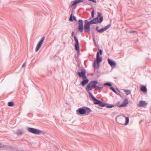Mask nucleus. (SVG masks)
I'll list each match as a JSON object with an SVG mask.
<instances>
[{
    "instance_id": "nucleus-30",
    "label": "nucleus",
    "mask_w": 151,
    "mask_h": 151,
    "mask_svg": "<svg viewBox=\"0 0 151 151\" xmlns=\"http://www.w3.org/2000/svg\"><path fill=\"white\" fill-rule=\"evenodd\" d=\"M94 87L96 89V90H98L100 89V87L97 86H96V85H95V86H94Z\"/></svg>"
},
{
    "instance_id": "nucleus-16",
    "label": "nucleus",
    "mask_w": 151,
    "mask_h": 151,
    "mask_svg": "<svg viewBox=\"0 0 151 151\" xmlns=\"http://www.w3.org/2000/svg\"><path fill=\"white\" fill-rule=\"evenodd\" d=\"M97 18H95L93 19L92 20H91L89 22H88L89 24H96L97 23V22H98L97 21Z\"/></svg>"
},
{
    "instance_id": "nucleus-7",
    "label": "nucleus",
    "mask_w": 151,
    "mask_h": 151,
    "mask_svg": "<svg viewBox=\"0 0 151 151\" xmlns=\"http://www.w3.org/2000/svg\"><path fill=\"white\" fill-rule=\"evenodd\" d=\"M85 23L84 25V29L85 31L89 33L90 31V24L87 22V20H85Z\"/></svg>"
},
{
    "instance_id": "nucleus-34",
    "label": "nucleus",
    "mask_w": 151,
    "mask_h": 151,
    "mask_svg": "<svg viewBox=\"0 0 151 151\" xmlns=\"http://www.w3.org/2000/svg\"><path fill=\"white\" fill-rule=\"evenodd\" d=\"M99 53L100 55H102V51L101 50H99Z\"/></svg>"
},
{
    "instance_id": "nucleus-8",
    "label": "nucleus",
    "mask_w": 151,
    "mask_h": 151,
    "mask_svg": "<svg viewBox=\"0 0 151 151\" xmlns=\"http://www.w3.org/2000/svg\"><path fill=\"white\" fill-rule=\"evenodd\" d=\"M108 62L112 68L115 67L116 63L114 61L109 59H108Z\"/></svg>"
},
{
    "instance_id": "nucleus-28",
    "label": "nucleus",
    "mask_w": 151,
    "mask_h": 151,
    "mask_svg": "<svg viewBox=\"0 0 151 151\" xmlns=\"http://www.w3.org/2000/svg\"><path fill=\"white\" fill-rule=\"evenodd\" d=\"M105 85H107L108 86H110L111 85V83H105Z\"/></svg>"
},
{
    "instance_id": "nucleus-29",
    "label": "nucleus",
    "mask_w": 151,
    "mask_h": 151,
    "mask_svg": "<svg viewBox=\"0 0 151 151\" xmlns=\"http://www.w3.org/2000/svg\"><path fill=\"white\" fill-rule=\"evenodd\" d=\"M110 89H111L113 91L116 93V91L113 87H110Z\"/></svg>"
},
{
    "instance_id": "nucleus-12",
    "label": "nucleus",
    "mask_w": 151,
    "mask_h": 151,
    "mask_svg": "<svg viewBox=\"0 0 151 151\" xmlns=\"http://www.w3.org/2000/svg\"><path fill=\"white\" fill-rule=\"evenodd\" d=\"M74 38L76 41V44H75V46L76 49V50H79V46L78 44V39H77L75 35L74 36Z\"/></svg>"
},
{
    "instance_id": "nucleus-1",
    "label": "nucleus",
    "mask_w": 151,
    "mask_h": 151,
    "mask_svg": "<svg viewBox=\"0 0 151 151\" xmlns=\"http://www.w3.org/2000/svg\"><path fill=\"white\" fill-rule=\"evenodd\" d=\"M91 110L89 108L83 107L78 108L76 111L78 115H87L91 112Z\"/></svg>"
},
{
    "instance_id": "nucleus-35",
    "label": "nucleus",
    "mask_w": 151,
    "mask_h": 151,
    "mask_svg": "<svg viewBox=\"0 0 151 151\" xmlns=\"http://www.w3.org/2000/svg\"><path fill=\"white\" fill-rule=\"evenodd\" d=\"M25 63H24V64H23V65H22V67H24V66H25Z\"/></svg>"
},
{
    "instance_id": "nucleus-5",
    "label": "nucleus",
    "mask_w": 151,
    "mask_h": 151,
    "mask_svg": "<svg viewBox=\"0 0 151 151\" xmlns=\"http://www.w3.org/2000/svg\"><path fill=\"white\" fill-rule=\"evenodd\" d=\"M45 37H42V38L41 39V40L37 44L36 48V52H37L40 48L41 45L43 43V42L45 40Z\"/></svg>"
},
{
    "instance_id": "nucleus-10",
    "label": "nucleus",
    "mask_w": 151,
    "mask_h": 151,
    "mask_svg": "<svg viewBox=\"0 0 151 151\" xmlns=\"http://www.w3.org/2000/svg\"><path fill=\"white\" fill-rule=\"evenodd\" d=\"M147 104V103L146 101L141 100L139 101V104H137V106L139 107H143L146 106Z\"/></svg>"
},
{
    "instance_id": "nucleus-23",
    "label": "nucleus",
    "mask_w": 151,
    "mask_h": 151,
    "mask_svg": "<svg viewBox=\"0 0 151 151\" xmlns=\"http://www.w3.org/2000/svg\"><path fill=\"white\" fill-rule=\"evenodd\" d=\"M123 91L125 93V94L128 95L130 94L131 93V91L129 90L123 89Z\"/></svg>"
},
{
    "instance_id": "nucleus-3",
    "label": "nucleus",
    "mask_w": 151,
    "mask_h": 151,
    "mask_svg": "<svg viewBox=\"0 0 151 151\" xmlns=\"http://www.w3.org/2000/svg\"><path fill=\"white\" fill-rule=\"evenodd\" d=\"M102 61V58L101 57H99V53L98 52L97 53L96 59V61H95L94 62L93 64V66L95 68H96V63L98 64V65L99 63L101 62Z\"/></svg>"
},
{
    "instance_id": "nucleus-14",
    "label": "nucleus",
    "mask_w": 151,
    "mask_h": 151,
    "mask_svg": "<svg viewBox=\"0 0 151 151\" xmlns=\"http://www.w3.org/2000/svg\"><path fill=\"white\" fill-rule=\"evenodd\" d=\"M122 116H118L116 118V121L118 123L122 124Z\"/></svg>"
},
{
    "instance_id": "nucleus-13",
    "label": "nucleus",
    "mask_w": 151,
    "mask_h": 151,
    "mask_svg": "<svg viewBox=\"0 0 151 151\" xmlns=\"http://www.w3.org/2000/svg\"><path fill=\"white\" fill-rule=\"evenodd\" d=\"M110 27V25H109L108 26L104 28H102L100 29H98V27H96V30L98 31V32H99L101 33V32H102L106 30H107L109 28V27Z\"/></svg>"
},
{
    "instance_id": "nucleus-33",
    "label": "nucleus",
    "mask_w": 151,
    "mask_h": 151,
    "mask_svg": "<svg viewBox=\"0 0 151 151\" xmlns=\"http://www.w3.org/2000/svg\"><path fill=\"white\" fill-rule=\"evenodd\" d=\"M89 1H91L93 2L96 3V0H88Z\"/></svg>"
},
{
    "instance_id": "nucleus-19",
    "label": "nucleus",
    "mask_w": 151,
    "mask_h": 151,
    "mask_svg": "<svg viewBox=\"0 0 151 151\" xmlns=\"http://www.w3.org/2000/svg\"><path fill=\"white\" fill-rule=\"evenodd\" d=\"M129 101L127 98H126L123 101V107L126 106L129 103Z\"/></svg>"
},
{
    "instance_id": "nucleus-6",
    "label": "nucleus",
    "mask_w": 151,
    "mask_h": 151,
    "mask_svg": "<svg viewBox=\"0 0 151 151\" xmlns=\"http://www.w3.org/2000/svg\"><path fill=\"white\" fill-rule=\"evenodd\" d=\"M93 100L94 101V103L95 104H99V106L102 107L105 106V104L101 102L99 100L96 99L95 98H93Z\"/></svg>"
},
{
    "instance_id": "nucleus-26",
    "label": "nucleus",
    "mask_w": 151,
    "mask_h": 151,
    "mask_svg": "<svg viewBox=\"0 0 151 151\" xmlns=\"http://www.w3.org/2000/svg\"><path fill=\"white\" fill-rule=\"evenodd\" d=\"M78 29L81 32H82L83 31V26H78Z\"/></svg>"
},
{
    "instance_id": "nucleus-2",
    "label": "nucleus",
    "mask_w": 151,
    "mask_h": 151,
    "mask_svg": "<svg viewBox=\"0 0 151 151\" xmlns=\"http://www.w3.org/2000/svg\"><path fill=\"white\" fill-rule=\"evenodd\" d=\"M98 83L97 81H93L90 83L87 86L86 90L87 91H89L91 90L94 87L95 85Z\"/></svg>"
},
{
    "instance_id": "nucleus-22",
    "label": "nucleus",
    "mask_w": 151,
    "mask_h": 151,
    "mask_svg": "<svg viewBox=\"0 0 151 151\" xmlns=\"http://www.w3.org/2000/svg\"><path fill=\"white\" fill-rule=\"evenodd\" d=\"M141 90L144 92H145L147 91V89L145 86H142L140 88Z\"/></svg>"
},
{
    "instance_id": "nucleus-15",
    "label": "nucleus",
    "mask_w": 151,
    "mask_h": 151,
    "mask_svg": "<svg viewBox=\"0 0 151 151\" xmlns=\"http://www.w3.org/2000/svg\"><path fill=\"white\" fill-rule=\"evenodd\" d=\"M97 18H95L93 19L92 20H91L89 22H88L89 24H96L97 23V22H98L97 21Z\"/></svg>"
},
{
    "instance_id": "nucleus-20",
    "label": "nucleus",
    "mask_w": 151,
    "mask_h": 151,
    "mask_svg": "<svg viewBox=\"0 0 151 151\" xmlns=\"http://www.w3.org/2000/svg\"><path fill=\"white\" fill-rule=\"evenodd\" d=\"M85 79H86L84 80L81 82V84L83 86H84L88 82V80L86 78Z\"/></svg>"
},
{
    "instance_id": "nucleus-24",
    "label": "nucleus",
    "mask_w": 151,
    "mask_h": 151,
    "mask_svg": "<svg viewBox=\"0 0 151 151\" xmlns=\"http://www.w3.org/2000/svg\"><path fill=\"white\" fill-rule=\"evenodd\" d=\"M78 26H83V21L81 20H79L78 21Z\"/></svg>"
},
{
    "instance_id": "nucleus-27",
    "label": "nucleus",
    "mask_w": 151,
    "mask_h": 151,
    "mask_svg": "<svg viewBox=\"0 0 151 151\" xmlns=\"http://www.w3.org/2000/svg\"><path fill=\"white\" fill-rule=\"evenodd\" d=\"M91 13V17L92 18H93L94 17V10L93 9Z\"/></svg>"
},
{
    "instance_id": "nucleus-39",
    "label": "nucleus",
    "mask_w": 151,
    "mask_h": 151,
    "mask_svg": "<svg viewBox=\"0 0 151 151\" xmlns=\"http://www.w3.org/2000/svg\"><path fill=\"white\" fill-rule=\"evenodd\" d=\"M91 17H90L89 18V19H91Z\"/></svg>"
},
{
    "instance_id": "nucleus-38",
    "label": "nucleus",
    "mask_w": 151,
    "mask_h": 151,
    "mask_svg": "<svg viewBox=\"0 0 151 151\" xmlns=\"http://www.w3.org/2000/svg\"><path fill=\"white\" fill-rule=\"evenodd\" d=\"M73 34H74V32H72V36L73 35Z\"/></svg>"
},
{
    "instance_id": "nucleus-36",
    "label": "nucleus",
    "mask_w": 151,
    "mask_h": 151,
    "mask_svg": "<svg viewBox=\"0 0 151 151\" xmlns=\"http://www.w3.org/2000/svg\"><path fill=\"white\" fill-rule=\"evenodd\" d=\"M119 107H121L123 106V104H122L120 105H119Z\"/></svg>"
},
{
    "instance_id": "nucleus-11",
    "label": "nucleus",
    "mask_w": 151,
    "mask_h": 151,
    "mask_svg": "<svg viewBox=\"0 0 151 151\" xmlns=\"http://www.w3.org/2000/svg\"><path fill=\"white\" fill-rule=\"evenodd\" d=\"M85 74V72L84 70L82 71L81 72H78V76L82 77L83 79L87 78Z\"/></svg>"
},
{
    "instance_id": "nucleus-32",
    "label": "nucleus",
    "mask_w": 151,
    "mask_h": 151,
    "mask_svg": "<svg viewBox=\"0 0 151 151\" xmlns=\"http://www.w3.org/2000/svg\"><path fill=\"white\" fill-rule=\"evenodd\" d=\"M89 95L91 96V97L93 99V98H94L93 96V95H92V94L90 92H89Z\"/></svg>"
},
{
    "instance_id": "nucleus-31",
    "label": "nucleus",
    "mask_w": 151,
    "mask_h": 151,
    "mask_svg": "<svg viewBox=\"0 0 151 151\" xmlns=\"http://www.w3.org/2000/svg\"><path fill=\"white\" fill-rule=\"evenodd\" d=\"M89 95L91 96V97L93 99V98H94L93 96V95H92V94L90 92H89Z\"/></svg>"
},
{
    "instance_id": "nucleus-17",
    "label": "nucleus",
    "mask_w": 151,
    "mask_h": 151,
    "mask_svg": "<svg viewBox=\"0 0 151 151\" xmlns=\"http://www.w3.org/2000/svg\"><path fill=\"white\" fill-rule=\"evenodd\" d=\"M83 0H75L73 2V4H72L71 6V7H73L74 5L78 4L79 3L82 2Z\"/></svg>"
},
{
    "instance_id": "nucleus-37",
    "label": "nucleus",
    "mask_w": 151,
    "mask_h": 151,
    "mask_svg": "<svg viewBox=\"0 0 151 151\" xmlns=\"http://www.w3.org/2000/svg\"><path fill=\"white\" fill-rule=\"evenodd\" d=\"M135 32V31H132L130 32V33H133V32Z\"/></svg>"
},
{
    "instance_id": "nucleus-4",
    "label": "nucleus",
    "mask_w": 151,
    "mask_h": 151,
    "mask_svg": "<svg viewBox=\"0 0 151 151\" xmlns=\"http://www.w3.org/2000/svg\"><path fill=\"white\" fill-rule=\"evenodd\" d=\"M28 130L29 132L35 134H39L42 133L40 130L34 128H29Z\"/></svg>"
},
{
    "instance_id": "nucleus-18",
    "label": "nucleus",
    "mask_w": 151,
    "mask_h": 151,
    "mask_svg": "<svg viewBox=\"0 0 151 151\" xmlns=\"http://www.w3.org/2000/svg\"><path fill=\"white\" fill-rule=\"evenodd\" d=\"M123 116H124V118H125V122L124 124L125 126H126V125H127L129 123V119L128 117L126 116H124V115H123Z\"/></svg>"
},
{
    "instance_id": "nucleus-25",
    "label": "nucleus",
    "mask_w": 151,
    "mask_h": 151,
    "mask_svg": "<svg viewBox=\"0 0 151 151\" xmlns=\"http://www.w3.org/2000/svg\"><path fill=\"white\" fill-rule=\"evenodd\" d=\"M14 105V103L13 102H9L8 103V106H12Z\"/></svg>"
},
{
    "instance_id": "nucleus-21",
    "label": "nucleus",
    "mask_w": 151,
    "mask_h": 151,
    "mask_svg": "<svg viewBox=\"0 0 151 151\" xmlns=\"http://www.w3.org/2000/svg\"><path fill=\"white\" fill-rule=\"evenodd\" d=\"M73 20L76 21L77 20L76 17H75L74 16H73L72 17V14H71L69 18V20L70 21H73Z\"/></svg>"
},
{
    "instance_id": "nucleus-9",
    "label": "nucleus",
    "mask_w": 151,
    "mask_h": 151,
    "mask_svg": "<svg viewBox=\"0 0 151 151\" xmlns=\"http://www.w3.org/2000/svg\"><path fill=\"white\" fill-rule=\"evenodd\" d=\"M98 17H96V18H97V21H98V22H97V23H101L103 21V16H102V14L99 12H98Z\"/></svg>"
}]
</instances>
